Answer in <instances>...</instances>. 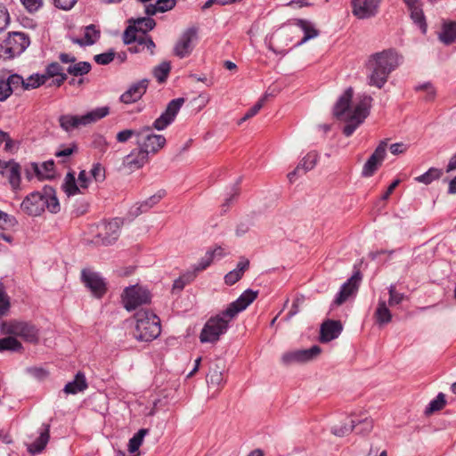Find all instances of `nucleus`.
<instances>
[{"mask_svg":"<svg viewBox=\"0 0 456 456\" xmlns=\"http://www.w3.org/2000/svg\"><path fill=\"white\" fill-rule=\"evenodd\" d=\"M40 168V180L52 179L55 175L54 162L48 160L39 164Z\"/></svg>","mask_w":456,"mask_h":456,"instance_id":"a18cd8bd","label":"nucleus"},{"mask_svg":"<svg viewBox=\"0 0 456 456\" xmlns=\"http://www.w3.org/2000/svg\"><path fill=\"white\" fill-rule=\"evenodd\" d=\"M50 426L46 425L44 431L41 432L39 437L28 446V451L32 454L40 453L46 446L50 438Z\"/></svg>","mask_w":456,"mask_h":456,"instance_id":"bb28decb","label":"nucleus"},{"mask_svg":"<svg viewBox=\"0 0 456 456\" xmlns=\"http://www.w3.org/2000/svg\"><path fill=\"white\" fill-rule=\"evenodd\" d=\"M354 420H349L346 423L334 425L331 428V433L337 436L342 437L349 435L354 430Z\"/></svg>","mask_w":456,"mask_h":456,"instance_id":"79ce46f5","label":"nucleus"},{"mask_svg":"<svg viewBox=\"0 0 456 456\" xmlns=\"http://www.w3.org/2000/svg\"><path fill=\"white\" fill-rule=\"evenodd\" d=\"M44 201L45 203V208L51 213H58L60 211V203L55 195V191L53 187L45 186L43 190Z\"/></svg>","mask_w":456,"mask_h":456,"instance_id":"cd10ccee","label":"nucleus"},{"mask_svg":"<svg viewBox=\"0 0 456 456\" xmlns=\"http://www.w3.org/2000/svg\"><path fill=\"white\" fill-rule=\"evenodd\" d=\"M122 297L124 305L128 311L134 310L139 305L150 302L151 298L149 291L139 286L126 288Z\"/></svg>","mask_w":456,"mask_h":456,"instance_id":"1a4fd4ad","label":"nucleus"},{"mask_svg":"<svg viewBox=\"0 0 456 456\" xmlns=\"http://www.w3.org/2000/svg\"><path fill=\"white\" fill-rule=\"evenodd\" d=\"M10 307L9 297L6 295L4 288L0 285V316L6 314Z\"/></svg>","mask_w":456,"mask_h":456,"instance_id":"bf43d9fd","label":"nucleus"},{"mask_svg":"<svg viewBox=\"0 0 456 456\" xmlns=\"http://www.w3.org/2000/svg\"><path fill=\"white\" fill-rule=\"evenodd\" d=\"M265 99L261 98L253 107L248 109L243 118L240 120L239 124L253 118L256 116L259 110L263 108Z\"/></svg>","mask_w":456,"mask_h":456,"instance_id":"603ef678","label":"nucleus"},{"mask_svg":"<svg viewBox=\"0 0 456 456\" xmlns=\"http://www.w3.org/2000/svg\"><path fill=\"white\" fill-rule=\"evenodd\" d=\"M149 433V429L141 428L134 436L129 440L128 451L130 453L137 452L143 442L144 436Z\"/></svg>","mask_w":456,"mask_h":456,"instance_id":"ea45409f","label":"nucleus"},{"mask_svg":"<svg viewBox=\"0 0 456 456\" xmlns=\"http://www.w3.org/2000/svg\"><path fill=\"white\" fill-rule=\"evenodd\" d=\"M138 31L135 27H129L126 29L124 33V42L126 45H130L134 43L137 39Z\"/></svg>","mask_w":456,"mask_h":456,"instance_id":"680f3d73","label":"nucleus"},{"mask_svg":"<svg viewBox=\"0 0 456 456\" xmlns=\"http://www.w3.org/2000/svg\"><path fill=\"white\" fill-rule=\"evenodd\" d=\"M318 153L315 151H310L306 154L305 157L300 161V164L303 167V173H306L309 170H312L318 160Z\"/></svg>","mask_w":456,"mask_h":456,"instance_id":"49530a36","label":"nucleus"},{"mask_svg":"<svg viewBox=\"0 0 456 456\" xmlns=\"http://www.w3.org/2000/svg\"><path fill=\"white\" fill-rule=\"evenodd\" d=\"M156 25V22L151 18L139 19L135 24V28L140 34H146L149 30H151Z\"/></svg>","mask_w":456,"mask_h":456,"instance_id":"09e8293b","label":"nucleus"},{"mask_svg":"<svg viewBox=\"0 0 456 456\" xmlns=\"http://www.w3.org/2000/svg\"><path fill=\"white\" fill-rule=\"evenodd\" d=\"M195 277L194 273H189L183 276H180L176 279L173 285V289L182 290L186 284L190 283Z\"/></svg>","mask_w":456,"mask_h":456,"instance_id":"864d4df0","label":"nucleus"},{"mask_svg":"<svg viewBox=\"0 0 456 456\" xmlns=\"http://www.w3.org/2000/svg\"><path fill=\"white\" fill-rule=\"evenodd\" d=\"M446 404L445 395L439 393L437 396L432 400L425 410V414L429 416L436 411L442 410Z\"/></svg>","mask_w":456,"mask_h":456,"instance_id":"a19ab883","label":"nucleus"},{"mask_svg":"<svg viewBox=\"0 0 456 456\" xmlns=\"http://www.w3.org/2000/svg\"><path fill=\"white\" fill-rule=\"evenodd\" d=\"M243 275H241L236 269L229 272L225 276H224V282L225 284L227 285H233L235 284L238 281H240Z\"/></svg>","mask_w":456,"mask_h":456,"instance_id":"69168bd1","label":"nucleus"},{"mask_svg":"<svg viewBox=\"0 0 456 456\" xmlns=\"http://www.w3.org/2000/svg\"><path fill=\"white\" fill-rule=\"evenodd\" d=\"M0 173L6 178L12 191L21 190V167L14 160L2 161L0 159Z\"/></svg>","mask_w":456,"mask_h":456,"instance_id":"9b49d317","label":"nucleus"},{"mask_svg":"<svg viewBox=\"0 0 456 456\" xmlns=\"http://www.w3.org/2000/svg\"><path fill=\"white\" fill-rule=\"evenodd\" d=\"M175 0H157L156 4H150L145 6L148 15H154L157 12H164L172 10L175 6Z\"/></svg>","mask_w":456,"mask_h":456,"instance_id":"c85d7f7f","label":"nucleus"},{"mask_svg":"<svg viewBox=\"0 0 456 456\" xmlns=\"http://www.w3.org/2000/svg\"><path fill=\"white\" fill-rule=\"evenodd\" d=\"M29 45L28 37L21 32H13L4 40L3 49L8 58L20 55Z\"/></svg>","mask_w":456,"mask_h":456,"instance_id":"9d476101","label":"nucleus"},{"mask_svg":"<svg viewBox=\"0 0 456 456\" xmlns=\"http://www.w3.org/2000/svg\"><path fill=\"white\" fill-rule=\"evenodd\" d=\"M163 196L164 191H159L157 194L151 196L147 200L141 203L140 206L137 207L136 209L133 211V215L138 216L143 212H146L148 209H150L155 204H157Z\"/></svg>","mask_w":456,"mask_h":456,"instance_id":"4c0bfd02","label":"nucleus"},{"mask_svg":"<svg viewBox=\"0 0 456 456\" xmlns=\"http://www.w3.org/2000/svg\"><path fill=\"white\" fill-rule=\"evenodd\" d=\"M46 82L45 77H44V74H34L31 75L29 77H28L26 80H24V89H32L37 88L40 86L41 85H44Z\"/></svg>","mask_w":456,"mask_h":456,"instance_id":"de8ad7c7","label":"nucleus"},{"mask_svg":"<svg viewBox=\"0 0 456 456\" xmlns=\"http://www.w3.org/2000/svg\"><path fill=\"white\" fill-rule=\"evenodd\" d=\"M109 113L110 108L103 106L94 109L81 116L70 114L61 115L59 118V123L63 130L67 132H72L83 126L96 123L97 121L108 116Z\"/></svg>","mask_w":456,"mask_h":456,"instance_id":"20e7f679","label":"nucleus"},{"mask_svg":"<svg viewBox=\"0 0 456 456\" xmlns=\"http://www.w3.org/2000/svg\"><path fill=\"white\" fill-rule=\"evenodd\" d=\"M171 66L169 62H162L153 69V75L159 83H163L168 77Z\"/></svg>","mask_w":456,"mask_h":456,"instance_id":"c03bdc74","label":"nucleus"},{"mask_svg":"<svg viewBox=\"0 0 456 456\" xmlns=\"http://www.w3.org/2000/svg\"><path fill=\"white\" fill-rule=\"evenodd\" d=\"M149 86L148 79H142L134 83L120 96V102L125 104H130L138 102L146 93Z\"/></svg>","mask_w":456,"mask_h":456,"instance_id":"6ab92c4d","label":"nucleus"},{"mask_svg":"<svg viewBox=\"0 0 456 456\" xmlns=\"http://www.w3.org/2000/svg\"><path fill=\"white\" fill-rule=\"evenodd\" d=\"M386 144H379L375 151L370 156L366 163L364 164L362 171L363 177H370L379 167L382 165V162L386 157Z\"/></svg>","mask_w":456,"mask_h":456,"instance_id":"f3484780","label":"nucleus"},{"mask_svg":"<svg viewBox=\"0 0 456 456\" xmlns=\"http://www.w3.org/2000/svg\"><path fill=\"white\" fill-rule=\"evenodd\" d=\"M86 388H87V383L86 380V377L83 373L78 372L76 375L75 379L73 381L66 384L63 390L66 394L75 395L78 392L84 391Z\"/></svg>","mask_w":456,"mask_h":456,"instance_id":"c756f323","label":"nucleus"},{"mask_svg":"<svg viewBox=\"0 0 456 456\" xmlns=\"http://www.w3.org/2000/svg\"><path fill=\"white\" fill-rule=\"evenodd\" d=\"M12 94V88L5 80H0V102L5 101Z\"/></svg>","mask_w":456,"mask_h":456,"instance_id":"338daca9","label":"nucleus"},{"mask_svg":"<svg viewBox=\"0 0 456 456\" xmlns=\"http://www.w3.org/2000/svg\"><path fill=\"white\" fill-rule=\"evenodd\" d=\"M45 80L53 79V84L56 86H61L67 79L66 73L63 72L62 67L58 62H52L46 67L45 73L44 74Z\"/></svg>","mask_w":456,"mask_h":456,"instance_id":"b1692460","label":"nucleus"},{"mask_svg":"<svg viewBox=\"0 0 456 456\" xmlns=\"http://www.w3.org/2000/svg\"><path fill=\"white\" fill-rule=\"evenodd\" d=\"M82 281L91 292L97 297H101L106 291L103 280L95 273L83 270Z\"/></svg>","mask_w":456,"mask_h":456,"instance_id":"aec40b11","label":"nucleus"},{"mask_svg":"<svg viewBox=\"0 0 456 456\" xmlns=\"http://www.w3.org/2000/svg\"><path fill=\"white\" fill-rule=\"evenodd\" d=\"M5 81L9 84L10 87L12 88V93L18 88L24 89V79L20 75H11Z\"/></svg>","mask_w":456,"mask_h":456,"instance_id":"5fc2aeb1","label":"nucleus"},{"mask_svg":"<svg viewBox=\"0 0 456 456\" xmlns=\"http://www.w3.org/2000/svg\"><path fill=\"white\" fill-rule=\"evenodd\" d=\"M343 330L339 321L328 320L321 326L320 340L323 343L337 338Z\"/></svg>","mask_w":456,"mask_h":456,"instance_id":"4be33fe9","label":"nucleus"},{"mask_svg":"<svg viewBox=\"0 0 456 456\" xmlns=\"http://www.w3.org/2000/svg\"><path fill=\"white\" fill-rule=\"evenodd\" d=\"M411 12V18L416 23L423 33L427 30V23L422 11L420 0H403Z\"/></svg>","mask_w":456,"mask_h":456,"instance_id":"5701e85b","label":"nucleus"},{"mask_svg":"<svg viewBox=\"0 0 456 456\" xmlns=\"http://www.w3.org/2000/svg\"><path fill=\"white\" fill-rule=\"evenodd\" d=\"M214 261L213 256L208 251L206 255L200 259L197 266L195 267L196 272H201L207 269L211 263Z\"/></svg>","mask_w":456,"mask_h":456,"instance_id":"e2e57ef3","label":"nucleus"},{"mask_svg":"<svg viewBox=\"0 0 456 456\" xmlns=\"http://www.w3.org/2000/svg\"><path fill=\"white\" fill-rule=\"evenodd\" d=\"M91 69L92 66L87 61H75L68 67L67 72L73 77H80L89 73Z\"/></svg>","mask_w":456,"mask_h":456,"instance_id":"c9c22d12","label":"nucleus"},{"mask_svg":"<svg viewBox=\"0 0 456 456\" xmlns=\"http://www.w3.org/2000/svg\"><path fill=\"white\" fill-rule=\"evenodd\" d=\"M40 167L38 163L31 162L25 167L24 172L26 178L30 181L33 177L40 180Z\"/></svg>","mask_w":456,"mask_h":456,"instance_id":"3c124183","label":"nucleus"},{"mask_svg":"<svg viewBox=\"0 0 456 456\" xmlns=\"http://www.w3.org/2000/svg\"><path fill=\"white\" fill-rule=\"evenodd\" d=\"M100 37V30L94 25H89L85 28L84 36L80 38L73 39V42L79 45H94Z\"/></svg>","mask_w":456,"mask_h":456,"instance_id":"a878e982","label":"nucleus"},{"mask_svg":"<svg viewBox=\"0 0 456 456\" xmlns=\"http://www.w3.org/2000/svg\"><path fill=\"white\" fill-rule=\"evenodd\" d=\"M293 24L304 32V37L301 39L300 44H304L308 40L318 37L320 34V31L315 28V25L308 20L296 19L293 20Z\"/></svg>","mask_w":456,"mask_h":456,"instance_id":"393cba45","label":"nucleus"},{"mask_svg":"<svg viewBox=\"0 0 456 456\" xmlns=\"http://www.w3.org/2000/svg\"><path fill=\"white\" fill-rule=\"evenodd\" d=\"M400 61L401 57L392 49L371 54L365 64L368 85L381 89Z\"/></svg>","mask_w":456,"mask_h":456,"instance_id":"f03ea898","label":"nucleus"},{"mask_svg":"<svg viewBox=\"0 0 456 456\" xmlns=\"http://www.w3.org/2000/svg\"><path fill=\"white\" fill-rule=\"evenodd\" d=\"M22 352V344L12 335L0 338V352Z\"/></svg>","mask_w":456,"mask_h":456,"instance_id":"473e14b6","label":"nucleus"},{"mask_svg":"<svg viewBox=\"0 0 456 456\" xmlns=\"http://www.w3.org/2000/svg\"><path fill=\"white\" fill-rule=\"evenodd\" d=\"M163 196L164 191H159L157 194L151 196L147 200L141 203L140 206L137 207L136 209L133 211V215L138 216L143 212H146L148 209H150L155 204H157Z\"/></svg>","mask_w":456,"mask_h":456,"instance_id":"58836bf2","label":"nucleus"},{"mask_svg":"<svg viewBox=\"0 0 456 456\" xmlns=\"http://www.w3.org/2000/svg\"><path fill=\"white\" fill-rule=\"evenodd\" d=\"M361 280L362 275L360 272L354 273L351 278L348 279L347 281L341 287L340 291L334 300V304L336 305H341L344 304L349 297L357 291Z\"/></svg>","mask_w":456,"mask_h":456,"instance_id":"a211bd4d","label":"nucleus"},{"mask_svg":"<svg viewBox=\"0 0 456 456\" xmlns=\"http://www.w3.org/2000/svg\"><path fill=\"white\" fill-rule=\"evenodd\" d=\"M374 316L376 318V322L380 325L387 324L391 322L392 314L385 301L379 300Z\"/></svg>","mask_w":456,"mask_h":456,"instance_id":"72a5a7b5","label":"nucleus"},{"mask_svg":"<svg viewBox=\"0 0 456 456\" xmlns=\"http://www.w3.org/2000/svg\"><path fill=\"white\" fill-rule=\"evenodd\" d=\"M257 295V291L245 290L237 300L227 306L224 310V315L233 319L239 313L245 310L256 298Z\"/></svg>","mask_w":456,"mask_h":456,"instance_id":"4468645a","label":"nucleus"},{"mask_svg":"<svg viewBox=\"0 0 456 456\" xmlns=\"http://www.w3.org/2000/svg\"><path fill=\"white\" fill-rule=\"evenodd\" d=\"M224 364L221 362H216L209 369V372L207 375V382L212 386H220L224 383L223 377Z\"/></svg>","mask_w":456,"mask_h":456,"instance_id":"7c9ffc66","label":"nucleus"},{"mask_svg":"<svg viewBox=\"0 0 456 456\" xmlns=\"http://www.w3.org/2000/svg\"><path fill=\"white\" fill-rule=\"evenodd\" d=\"M443 175V171L436 167H430L426 173L414 178L418 183L426 185L430 184L433 181L440 179Z\"/></svg>","mask_w":456,"mask_h":456,"instance_id":"e433bc0d","label":"nucleus"},{"mask_svg":"<svg viewBox=\"0 0 456 456\" xmlns=\"http://www.w3.org/2000/svg\"><path fill=\"white\" fill-rule=\"evenodd\" d=\"M404 299V295L402 293H399L395 290V286H390L389 288V299H388V305L390 306H394L396 305H399L402 303V301Z\"/></svg>","mask_w":456,"mask_h":456,"instance_id":"6e6d98bb","label":"nucleus"},{"mask_svg":"<svg viewBox=\"0 0 456 456\" xmlns=\"http://www.w3.org/2000/svg\"><path fill=\"white\" fill-rule=\"evenodd\" d=\"M379 0H352V12L358 19H369L377 14Z\"/></svg>","mask_w":456,"mask_h":456,"instance_id":"2eb2a0df","label":"nucleus"},{"mask_svg":"<svg viewBox=\"0 0 456 456\" xmlns=\"http://www.w3.org/2000/svg\"><path fill=\"white\" fill-rule=\"evenodd\" d=\"M232 319L224 315V311L220 314L211 317L204 325L200 340L201 343H216L220 336L224 334L228 329V324Z\"/></svg>","mask_w":456,"mask_h":456,"instance_id":"0eeeda50","label":"nucleus"},{"mask_svg":"<svg viewBox=\"0 0 456 456\" xmlns=\"http://www.w3.org/2000/svg\"><path fill=\"white\" fill-rule=\"evenodd\" d=\"M25 9L29 12H35L43 6L44 0H20Z\"/></svg>","mask_w":456,"mask_h":456,"instance_id":"13d9d810","label":"nucleus"},{"mask_svg":"<svg viewBox=\"0 0 456 456\" xmlns=\"http://www.w3.org/2000/svg\"><path fill=\"white\" fill-rule=\"evenodd\" d=\"M114 56H115L114 52H107V53H103L95 55L94 61L98 64L107 65L113 61Z\"/></svg>","mask_w":456,"mask_h":456,"instance_id":"052dcab7","label":"nucleus"},{"mask_svg":"<svg viewBox=\"0 0 456 456\" xmlns=\"http://www.w3.org/2000/svg\"><path fill=\"white\" fill-rule=\"evenodd\" d=\"M121 224L119 218L99 223L92 231L94 233V242L104 246L114 243L119 237Z\"/></svg>","mask_w":456,"mask_h":456,"instance_id":"6e6552de","label":"nucleus"},{"mask_svg":"<svg viewBox=\"0 0 456 456\" xmlns=\"http://www.w3.org/2000/svg\"><path fill=\"white\" fill-rule=\"evenodd\" d=\"M354 91L347 88L339 97L334 107V116L346 122L343 133L350 136L364 121L370 112L372 98L370 95H359L353 102Z\"/></svg>","mask_w":456,"mask_h":456,"instance_id":"f257e3e1","label":"nucleus"},{"mask_svg":"<svg viewBox=\"0 0 456 456\" xmlns=\"http://www.w3.org/2000/svg\"><path fill=\"white\" fill-rule=\"evenodd\" d=\"M136 326L134 336L142 341H151L160 334V320L149 310L141 309L134 314Z\"/></svg>","mask_w":456,"mask_h":456,"instance_id":"7ed1b4c3","label":"nucleus"},{"mask_svg":"<svg viewBox=\"0 0 456 456\" xmlns=\"http://www.w3.org/2000/svg\"><path fill=\"white\" fill-rule=\"evenodd\" d=\"M62 188L68 196L75 195L79 192V187L77 184V181L73 173H68Z\"/></svg>","mask_w":456,"mask_h":456,"instance_id":"37998d69","label":"nucleus"},{"mask_svg":"<svg viewBox=\"0 0 456 456\" xmlns=\"http://www.w3.org/2000/svg\"><path fill=\"white\" fill-rule=\"evenodd\" d=\"M321 347L314 346L309 349L295 350L282 354V363L289 365L294 362H305L313 360L321 354Z\"/></svg>","mask_w":456,"mask_h":456,"instance_id":"ddd939ff","label":"nucleus"},{"mask_svg":"<svg viewBox=\"0 0 456 456\" xmlns=\"http://www.w3.org/2000/svg\"><path fill=\"white\" fill-rule=\"evenodd\" d=\"M44 193L34 191L27 195L20 204L21 210L31 216H40L45 209Z\"/></svg>","mask_w":456,"mask_h":456,"instance_id":"f8f14e48","label":"nucleus"},{"mask_svg":"<svg viewBox=\"0 0 456 456\" xmlns=\"http://www.w3.org/2000/svg\"><path fill=\"white\" fill-rule=\"evenodd\" d=\"M2 332L21 338L25 342L37 344L39 330L32 322L20 320H10L2 323Z\"/></svg>","mask_w":456,"mask_h":456,"instance_id":"39448f33","label":"nucleus"},{"mask_svg":"<svg viewBox=\"0 0 456 456\" xmlns=\"http://www.w3.org/2000/svg\"><path fill=\"white\" fill-rule=\"evenodd\" d=\"M136 45L130 48V50L134 53H139L143 51L145 48L151 51V53H153V48L155 47V44L152 39L147 36V34H138L137 39L134 42Z\"/></svg>","mask_w":456,"mask_h":456,"instance_id":"f704fd0d","label":"nucleus"},{"mask_svg":"<svg viewBox=\"0 0 456 456\" xmlns=\"http://www.w3.org/2000/svg\"><path fill=\"white\" fill-rule=\"evenodd\" d=\"M183 102L184 100L183 98L172 100L168 103L165 112L155 120L154 127L158 130H161L172 123Z\"/></svg>","mask_w":456,"mask_h":456,"instance_id":"dca6fc26","label":"nucleus"},{"mask_svg":"<svg viewBox=\"0 0 456 456\" xmlns=\"http://www.w3.org/2000/svg\"><path fill=\"white\" fill-rule=\"evenodd\" d=\"M196 29L192 28H188L183 33L175 46V53L176 56L183 58L191 53L193 49L192 41L196 37Z\"/></svg>","mask_w":456,"mask_h":456,"instance_id":"412c9836","label":"nucleus"},{"mask_svg":"<svg viewBox=\"0 0 456 456\" xmlns=\"http://www.w3.org/2000/svg\"><path fill=\"white\" fill-rule=\"evenodd\" d=\"M163 146L164 144H136L124 158V168L129 173L141 168L148 161L150 153H157Z\"/></svg>","mask_w":456,"mask_h":456,"instance_id":"423d86ee","label":"nucleus"},{"mask_svg":"<svg viewBox=\"0 0 456 456\" xmlns=\"http://www.w3.org/2000/svg\"><path fill=\"white\" fill-rule=\"evenodd\" d=\"M90 174L95 182H102L105 179L104 167L99 163L94 164Z\"/></svg>","mask_w":456,"mask_h":456,"instance_id":"4d7b16f0","label":"nucleus"},{"mask_svg":"<svg viewBox=\"0 0 456 456\" xmlns=\"http://www.w3.org/2000/svg\"><path fill=\"white\" fill-rule=\"evenodd\" d=\"M440 40L445 45H451L456 40V21L445 22L439 35Z\"/></svg>","mask_w":456,"mask_h":456,"instance_id":"2f4dec72","label":"nucleus"},{"mask_svg":"<svg viewBox=\"0 0 456 456\" xmlns=\"http://www.w3.org/2000/svg\"><path fill=\"white\" fill-rule=\"evenodd\" d=\"M55 7L68 11L70 10L77 0H53Z\"/></svg>","mask_w":456,"mask_h":456,"instance_id":"774afa93","label":"nucleus"},{"mask_svg":"<svg viewBox=\"0 0 456 456\" xmlns=\"http://www.w3.org/2000/svg\"><path fill=\"white\" fill-rule=\"evenodd\" d=\"M17 224L18 222L13 216L0 210V227L2 229L13 228Z\"/></svg>","mask_w":456,"mask_h":456,"instance_id":"8fccbe9b","label":"nucleus"},{"mask_svg":"<svg viewBox=\"0 0 456 456\" xmlns=\"http://www.w3.org/2000/svg\"><path fill=\"white\" fill-rule=\"evenodd\" d=\"M10 22V16L7 9L0 4V32L4 30Z\"/></svg>","mask_w":456,"mask_h":456,"instance_id":"0e129e2a","label":"nucleus"}]
</instances>
